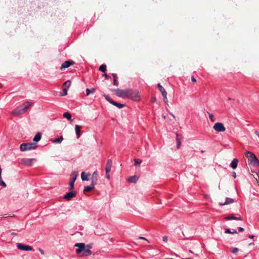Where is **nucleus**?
<instances>
[{
	"instance_id": "obj_1",
	"label": "nucleus",
	"mask_w": 259,
	"mask_h": 259,
	"mask_svg": "<svg viewBox=\"0 0 259 259\" xmlns=\"http://www.w3.org/2000/svg\"><path fill=\"white\" fill-rule=\"evenodd\" d=\"M32 102H26L15 109L12 114L13 116H17L26 112L30 106L33 105Z\"/></svg>"
},
{
	"instance_id": "obj_2",
	"label": "nucleus",
	"mask_w": 259,
	"mask_h": 259,
	"mask_svg": "<svg viewBox=\"0 0 259 259\" xmlns=\"http://www.w3.org/2000/svg\"><path fill=\"white\" fill-rule=\"evenodd\" d=\"M245 155L248 158L249 163L251 164L253 166L257 167L259 166V160L253 153L250 151H246Z\"/></svg>"
},
{
	"instance_id": "obj_3",
	"label": "nucleus",
	"mask_w": 259,
	"mask_h": 259,
	"mask_svg": "<svg viewBox=\"0 0 259 259\" xmlns=\"http://www.w3.org/2000/svg\"><path fill=\"white\" fill-rule=\"evenodd\" d=\"M127 98L133 101H139L140 98L139 96V92L137 90L128 89Z\"/></svg>"
},
{
	"instance_id": "obj_4",
	"label": "nucleus",
	"mask_w": 259,
	"mask_h": 259,
	"mask_svg": "<svg viewBox=\"0 0 259 259\" xmlns=\"http://www.w3.org/2000/svg\"><path fill=\"white\" fill-rule=\"evenodd\" d=\"M37 147V145L35 143H26L22 144L20 146V149L21 151H25L35 149Z\"/></svg>"
},
{
	"instance_id": "obj_5",
	"label": "nucleus",
	"mask_w": 259,
	"mask_h": 259,
	"mask_svg": "<svg viewBox=\"0 0 259 259\" xmlns=\"http://www.w3.org/2000/svg\"><path fill=\"white\" fill-rule=\"evenodd\" d=\"M103 96L105 97V99L107 101H108L110 104L117 107L119 109L122 108L125 106V104L118 103L113 101L108 95L104 94L103 95Z\"/></svg>"
},
{
	"instance_id": "obj_6",
	"label": "nucleus",
	"mask_w": 259,
	"mask_h": 259,
	"mask_svg": "<svg viewBox=\"0 0 259 259\" xmlns=\"http://www.w3.org/2000/svg\"><path fill=\"white\" fill-rule=\"evenodd\" d=\"M127 90L128 89L125 90H120L119 89L112 90L113 91L115 92L117 96L121 98H127Z\"/></svg>"
},
{
	"instance_id": "obj_7",
	"label": "nucleus",
	"mask_w": 259,
	"mask_h": 259,
	"mask_svg": "<svg viewBox=\"0 0 259 259\" xmlns=\"http://www.w3.org/2000/svg\"><path fill=\"white\" fill-rule=\"evenodd\" d=\"M213 128L218 132H223L226 130L224 124L221 122H217L213 126Z\"/></svg>"
},
{
	"instance_id": "obj_8",
	"label": "nucleus",
	"mask_w": 259,
	"mask_h": 259,
	"mask_svg": "<svg viewBox=\"0 0 259 259\" xmlns=\"http://www.w3.org/2000/svg\"><path fill=\"white\" fill-rule=\"evenodd\" d=\"M17 247L19 249L24 251H31L33 250V247L28 245H24L22 243H17Z\"/></svg>"
},
{
	"instance_id": "obj_9",
	"label": "nucleus",
	"mask_w": 259,
	"mask_h": 259,
	"mask_svg": "<svg viewBox=\"0 0 259 259\" xmlns=\"http://www.w3.org/2000/svg\"><path fill=\"white\" fill-rule=\"evenodd\" d=\"M75 246L78 247L76 250V252L77 254L81 253L84 248H85V244L83 243H77L74 245Z\"/></svg>"
},
{
	"instance_id": "obj_10",
	"label": "nucleus",
	"mask_w": 259,
	"mask_h": 259,
	"mask_svg": "<svg viewBox=\"0 0 259 259\" xmlns=\"http://www.w3.org/2000/svg\"><path fill=\"white\" fill-rule=\"evenodd\" d=\"M33 160V158H23L21 159V163L27 166H31Z\"/></svg>"
},
{
	"instance_id": "obj_11",
	"label": "nucleus",
	"mask_w": 259,
	"mask_h": 259,
	"mask_svg": "<svg viewBox=\"0 0 259 259\" xmlns=\"http://www.w3.org/2000/svg\"><path fill=\"white\" fill-rule=\"evenodd\" d=\"M76 195V192L74 191H70L68 193H67L66 195H64L63 197V198L69 201L73 197L75 196Z\"/></svg>"
},
{
	"instance_id": "obj_12",
	"label": "nucleus",
	"mask_w": 259,
	"mask_h": 259,
	"mask_svg": "<svg viewBox=\"0 0 259 259\" xmlns=\"http://www.w3.org/2000/svg\"><path fill=\"white\" fill-rule=\"evenodd\" d=\"M236 215L237 216L235 217L233 215V214H232L231 215L226 217L225 218V219L227 221L232 220L242 221V218H241L240 215L237 214Z\"/></svg>"
},
{
	"instance_id": "obj_13",
	"label": "nucleus",
	"mask_w": 259,
	"mask_h": 259,
	"mask_svg": "<svg viewBox=\"0 0 259 259\" xmlns=\"http://www.w3.org/2000/svg\"><path fill=\"white\" fill-rule=\"evenodd\" d=\"M97 176V171H95L94 172L91 178V185L95 186L97 184L98 181Z\"/></svg>"
},
{
	"instance_id": "obj_14",
	"label": "nucleus",
	"mask_w": 259,
	"mask_h": 259,
	"mask_svg": "<svg viewBox=\"0 0 259 259\" xmlns=\"http://www.w3.org/2000/svg\"><path fill=\"white\" fill-rule=\"evenodd\" d=\"M74 64V62L71 60L65 61L63 63L61 66V69L63 70L66 68L69 67L71 65Z\"/></svg>"
},
{
	"instance_id": "obj_15",
	"label": "nucleus",
	"mask_w": 259,
	"mask_h": 259,
	"mask_svg": "<svg viewBox=\"0 0 259 259\" xmlns=\"http://www.w3.org/2000/svg\"><path fill=\"white\" fill-rule=\"evenodd\" d=\"M112 165V161L111 159H108L107 161V163L106 165L105 170L106 171L110 172Z\"/></svg>"
},
{
	"instance_id": "obj_16",
	"label": "nucleus",
	"mask_w": 259,
	"mask_h": 259,
	"mask_svg": "<svg viewBox=\"0 0 259 259\" xmlns=\"http://www.w3.org/2000/svg\"><path fill=\"white\" fill-rule=\"evenodd\" d=\"M234 202V200L233 199L231 198H229V197H226L225 202H220L219 203V204L220 205L223 206V205H227V204H230V203H232Z\"/></svg>"
},
{
	"instance_id": "obj_17",
	"label": "nucleus",
	"mask_w": 259,
	"mask_h": 259,
	"mask_svg": "<svg viewBox=\"0 0 259 259\" xmlns=\"http://www.w3.org/2000/svg\"><path fill=\"white\" fill-rule=\"evenodd\" d=\"M81 256H89L92 254V251L89 249L84 248V250L81 253Z\"/></svg>"
},
{
	"instance_id": "obj_18",
	"label": "nucleus",
	"mask_w": 259,
	"mask_h": 259,
	"mask_svg": "<svg viewBox=\"0 0 259 259\" xmlns=\"http://www.w3.org/2000/svg\"><path fill=\"white\" fill-rule=\"evenodd\" d=\"M238 160L237 158H234L231 162L230 166L233 169H235L238 165Z\"/></svg>"
},
{
	"instance_id": "obj_19",
	"label": "nucleus",
	"mask_w": 259,
	"mask_h": 259,
	"mask_svg": "<svg viewBox=\"0 0 259 259\" xmlns=\"http://www.w3.org/2000/svg\"><path fill=\"white\" fill-rule=\"evenodd\" d=\"M138 180V177L137 176H133L128 178L127 181L132 183H136Z\"/></svg>"
},
{
	"instance_id": "obj_20",
	"label": "nucleus",
	"mask_w": 259,
	"mask_h": 259,
	"mask_svg": "<svg viewBox=\"0 0 259 259\" xmlns=\"http://www.w3.org/2000/svg\"><path fill=\"white\" fill-rule=\"evenodd\" d=\"M81 126L76 125L75 127V133L77 135V138L78 139L80 136V128H81Z\"/></svg>"
},
{
	"instance_id": "obj_21",
	"label": "nucleus",
	"mask_w": 259,
	"mask_h": 259,
	"mask_svg": "<svg viewBox=\"0 0 259 259\" xmlns=\"http://www.w3.org/2000/svg\"><path fill=\"white\" fill-rule=\"evenodd\" d=\"M41 138V134L40 133L38 132L35 135V136L33 138V140L34 142H38V141H39L40 140Z\"/></svg>"
},
{
	"instance_id": "obj_22",
	"label": "nucleus",
	"mask_w": 259,
	"mask_h": 259,
	"mask_svg": "<svg viewBox=\"0 0 259 259\" xmlns=\"http://www.w3.org/2000/svg\"><path fill=\"white\" fill-rule=\"evenodd\" d=\"M157 87L159 90V91L161 93L162 95L164 94H167V93L164 88L160 84L158 83Z\"/></svg>"
},
{
	"instance_id": "obj_23",
	"label": "nucleus",
	"mask_w": 259,
	"mask_h": 259,
	"mask_svg": "<svg viewBox=\"0 0 259 259\" xmlns=\"http://www.w3.org/2000/svg\"><path fill=\"white\" fill-rule=\"evenodd\" d=\"M112 76H113V85L116 87H117L119 83L117 80V77L116 76V74L115 73H112Z\"/></svg>"
},
{
	"instance_id": "obj_24",
	"label": "nucleus",
	"mask_w": 259,
	"mask_h": 259,
	"mask_svg": "<svg viewBox=\"0 0 259 259\" xmlns=\"http://www.w3.org/2000/svg\"><path fill=\"white\" fill-rule=\"evenodd\" d=\"M179 135L178 133H176V140H177V147L178 149H179L181 147V139L179 137Z\"/></svg>"
},
{
	"instance_id": "obj_25",
	"label": "nucleus",
	"mask_w": 259,
	"mask_h": 259,
	"mask_svg": "<svg viewBox=\"0 0 259 259\" xmlns=\"http://www.w3.org/2000/svg\"><path fill=\"white\" fill-rule=\"evenodd\" d=\"M94 186H92H92H85L84 188V189H83V192H90V191H92L94 189Z\"/></svg>"
},
{
	"instance_id": "obj_26",
	"label": "nucleus",
	"mask_w": 259,
	"mask_h": 259,
	"mask_svg": "<svg viewBox=\"0 0 259 259\" xmlns=\"http://www.w3.org/2000/svg\"><path fill=\"white\" fill-rule=\"evenodd\" d=\"M63 138L61 136L60 137L56 138L52 141V142L54 143H61V142L63 141Z\"/></svg>"
},
{
	"instance_id": "obj_27",
	"label": "nucleus",
	"mask_w": 259,
	"mask_h": 259,
	"mask_svg": "<svg viewBox=\"0 0 259 259\" xmlns=\"http://www.w3.org/2000/svg\"><path fill=\"white\" fill-rule=\"evenodd\" d=\"M96 89L93 88L92 89H86V96H89L90 94H94L95 92Z\"/></svg>"
},
{
	"instance_id": "obj_28",
	"label": "nucleus",
	"mask_w": 259,
	"mask_h": 259,
	"mask_svg": "<svg viewBox=\"0 0 259 259\" xmlns=\"http://www.w3.org/2000/svg\"><path fill=\"white\" fill-rule=\"evenodd\" d=\"M88 175H86L84 172H82L81 175V178L82 181H88Z\"/></svg>"
},
{
	"instance_id": "obj_29",
	"label": "nucleus",
	"mask_w": 259,
	"mask_h": 259,
	"mask_svg": "<svg viewBox=\"0 0 259 259\" xmlns=\"http://www.w3.org/2000/svg\"><path fill=\"white\" fill-rule=\"evenodd\" d=\"M63 116L69 120H71V115L69 112H65L63 114Z\"/></svg>"
},
{
	"instance_id": "obj_30",
	"label": "nucleus",
	"mask_w": 259,
	"mask_h": 259,
	"mask_svg": "<svg viewBox=\"0 0 259 259\" xmlns=\"http://www.w3.org/2000/svg\"><path fill=\"white\" fill-rule=\"evenodd\" d=\"M78 176V172L77 171H74L71 173V174L70 175V177L76 180Z\"/></svg>"
},
{
	"instance_id": "obj_31",
	"label": "nucleus",
	"mask_w": 259,
	"mask_h": 259,
	"mask_svg": "<svg viewBox=\"0 0 259 259\" xmlns=\"http://www.w3.org/2000/svg\"><path fill=\"white\" fill-rule=\"evenodd\" d=\"M99 70L102 72H105L106 71V65L102 64L99 67Z\"/></svg>"
},
{
	"instance_id": "obj_32",
	"label": "nucleus",
	"mask_w": 259,
	"mask_h": 259,
	"mask_svg": "<svg viewBox=\"0 0 259 259\" xmlns=\"http://www.w3.org/2000/svg\"><path fill=\"white\" fill-rule=\"evenodd\" d=\"M225 233H228V234H236L237 233L236 230H233V231H231L230 229H226L225 230Z\"/></svg>"
},
{
	"instance_id": "obj_33",
	"label": "nucleus",
	"mask_w": 259,
	"mask_h": 259,
	"mask_svg": "<svg viewBox=\"0 0 259 259\" xmlns=\"http://www.w3.org/2000/svg\"><path fill=\"white\" fill-rule=\"evenodd\" d=\"M63 85L68 89L71 85V81L70 80H67L64 83Z\"/></svg>"
},
{
	"instance_id": "obj_34",
	"label": "nucleus",
	"mask_w": 259,
	"mask_h": 259,
	"mask_svg": "<svg viewBox=\"0 0 259 259\" xmlns=\"http://www.w3.org/2000/svg\"><path fill=\"white\" fill-rule=\"evenodd\" d=\"M141 162H142V161L139 159H135V165L136 166L140 165V164H141Z\"/></svg>"
},
{
	"instance_id": "obj_35",
	"label": "nucleus",
	"mask_w": 259,
	"mask_h": 259,
	"mask_svg": "<svg viewBox=\"0 0 259 259\" xmlns=\"http://www.w3.org/2000/svg\"><path fill=\"white\" fill-rule=\"evenodd\" d=\"M238 251V248L237 247H232L231 251L234 254H237Z\"/></svg>"
},
{
	"instance_id": "obj_36",
	"label": "nucleus",
	"mask_w": 259,
	"mask_h": 259,
	"mask_svg": "<svg viewBox=\"0 0 259 259\" xmlns=\"http://www.w3.org/2000/svg\"><path fill=\"white\" fill-rule=\"evenodd\" d=\"M74 182L70 181L69 190H71L74 188Z\"/></svg>"
},
{
	"instance_id": "obj_37",
	"label": "nucleus",
	"mask_w": 259,
	"mask_h": 259,
	"mask_svg": "<svg viewBox=\"0 0 259 259\" xmlns=\"http://www.w3.org/2000/svg\"><path fill=\"white\" fill-rule=\"evenodd\" d=\"M209 115V118L211 122H214L215 121V119L214 118L213 115L212 114L208 113Z\"/></svg>"
},
{
	"instance_id": "obj_38",
	"label": "nucleus",
	"mask_w": 259,
	"mask_h": 259,
	"mask_svg": "<svg viewBox=\"0 0 259 259\" xmlns=\"http://www.w3.org/2000/svg\"><path fill=\"white\" fill-rule=\"evenodd\" d=\"M163 96V102L165 103V104H167L168 103V99L167 98V94H164L163 95H162Z\"/></svg>"
},
{
	"instance_id": "obj_39",
	"label": "nucleus",
	"mask_w": 259,
	"mask_h": 259,
	"mask_svg": "<svg viewBox=\"0 0 259 259\" xmlns=\"http://www.w3.org/2000/svg\"><path fill=\"white\" fill-rule=\"evenodd\" d=\"M67 89L64 88L63 89V94H62V96H65L67 94Z\"/></svg>"
},
{
	"instance_id": "obj_40",
	"label": "nucleus",
	"mask_w": 259,
	"mask_h": 259,
	"mask_svg": "<svg viewBox=\"0 0 259 259\" xmlns=\"http://www.w3.org/2000/svg\"><path fill=\"white\" fill-rule=\"evenodd\" d=\"M103 76L105 77L106 79H109L110 78V76L107 74H103Z\"/></svg>"
},
{
	"instance_id": "obj_41",
	"label": "nucleus",
	"mask_w": 259,
	"mask_h": 259,
	"mask_svg": "<svg viewBox=\"0 0 259 259\" xmlns=\"http://www.w3.org/2000/svg\"><path fill=\"white\" fill-rule=\"evenodd\" d=\"M162 240L164 242H166L167 241V237L166 236H164L162 237Z\"/></svg>"
},
{
	"instance_id": "obj_42",
	"label": "nucleus",
	"mask_w": 259,
	"mask_h": 259,
	"mask_svg": "<svg viewBox=\"0 0 259 259\" xmlns=\"http://www.w3.org/2000/svg\"><path fill=\"white\" fill-rule=\"evenodd\" d=\"M92 247V244H88V245H87V249H89L90 250H91Z\"/></svg>"
},
{
	"instance_id": "obj_43",
	"label": "nucleus",
	"mask_w": 259,
	"mask_h": 259,
	"mask_svg": "<svg viewBox=\"0 0 259 259\" xmlns=\"http://www.w3.org/2000/svg\"><path fill=\"white\" fill-rule=\"evenodd\" d=\"M109 172H107V171H106V177L108 179H109L110 178Z\"/></svg>"
},
{
	"instance_id": "obj_44",
	"label": "nucleus",
	"mask_w": 259,
	"mask_h": 259,
	"mask_svg": "<svg viewBox=\"0 0 259 259\" xmlns=\"http://www.w3.org/2000/svg\"><path fill=\"white\" fill-rule=\"evenodd\" d=\"M191 80L194 82H196V79H195V78L194 77V76H192L191 77Z\"/></svg>"
},
{
	"instance_id": "obj_45",
	"label": "nucleus",
	"mask_w": 259,
	"mask_h": 259,
	"mask_svg": "<svg viewBox=\"0 0 259 259\" xmlns=\"http://www.w3.org/2000/svg\"><path fill=\"white\" fill-rule=\"evenodd\" d=\"M139 239H141V240H144L148 241V240L144 237H140Z\"/></svg>"
},
{
	"instance_id": "obj_46",
	"label": "nucleus",
	"mask_w": 259,
	"mask_h": 259,
	"mask_svg": "<svg viewBox=\"0 0 259 259\" xmlns=\"http://www.w3.org/2000/svg\"><path fill=\"white\" fill-rule=\"evenodd\" d=\"M156 98H155V97H152V98H151V101H152V102H156Z\"/></svg>"
},
{
	"instance_id": "obj_47",
	"label": "nucleus",
	"mask_w": 259,
	"mask_h": 259,
	"mask_svg": "<svg viewBox=\"0 0 259 259\" xmlns=\"http://www.w3.org/2000/svg\"><path fill=\"white\" fill-rule=\"evenodd\" d=\"M238 229L239 231H240V232H242L244 231V229L242 227H239L238 228Z\"/></svg>"
},
{
	"instance_id": "obj_48",
	"label": "nucleus",
	"mask_w": 259,
	"mask_h": 259,
	"mask_svg": "<svg viewBox=\"0 0 259 259\" xmlns=\"http://www.w3.org/2000/svg\"><path fill=\"white\" fill-rule=\"evenodd\" d=\"M255 134L259 137V132L258 131H255Z\"/></svg>"
},
{
	"instance_id": "obj_49",
	"label": "nucleus",
	"mask_w": 259,
	"mask_h": 259,
	"mask_svg": "<svg viewBox=\"0 0 259 259\" xmlns=\"http://www.w3.org/2000/svg\"><path fill=\"white\" fill-rule=\"evenodd\" d=\"M70 181L75 183L76 180L70 177Z\"/></svg>"
},
{
	"instance_id": "obj_50",
	"label": "nucleus",
	"mask_w": 259,
	"mask_h": 259,
	"mask_svg": "<svg viewBox=\"0 0 259 259\" xmlns=\"http://www.w3.org/2000/svg\"><path fill=\"white\" fill-rule=\"evenodd\" d=\"M233 177H234V178H236V173H235V172H233Z\"/></svg>"
},
{
	"instance_id": "obj_51",
	"label": "nucleus",
	"mask_w": 259,
	"mask_h": 259,
	"mask_svg": "<svg viewBox=\"0 0 259 259\" xmlns=\"http://www.w3.org/2000/svg\"><path fill=\"white\" fill-rule=\"evenodd\" d=\"M39 250H40V253H41L42 254H44V251H43V250H42V249H39Z\"/></svg>"
},
{
	"instance_id": "obj_52",
	"label": "nucleus",
	"mask_w": 259,
	"mask_h": 259,
	"mask_svg": "<svg viewBox=\"0 0 259 259\" xmlns=\"http://www.w3.org/2000/svg\"><path fill=\"white\" fill-rule=\"evenodd\" d=\"M253 237H254V236H253V235H249V238H251V239H252V238H253Z\"/></svg>"
},
{
	"instance_id": "obj_53",
	"label": "nucleus",
	"mask_w": 259,
	"mask_h": 259,
	"mask_svg": "<svg viewBox=\"0 0 259 259\" xmlns=\"http://www.w3.org/2000/svg\"><path fill=\"white\" fill-rule=\"evenodd\" d=\"M171 116H172L174 118H175V116L172 114V113H170V114Z\"/></svg>"
},
{
	"instance_id": "obj_54",
	"label": "nucleus",
	"mask_w": 259,
	"mask_h": 259,
	"mask_svg": "<svg viewBox=\"0 0 259 259\" xmlns=\"http://www.w3.org/2000/svg\"><path fill=\"white\" fill-rule=\"evenodd\" d=\"M12 234L13 235H17V234L15 233H12Z\"/></svg>"
},
{
	"instance_id": "obj_55",
	"label": "nucleus",
	"mask_w": 259,
	"mask_h": 259,
	"mask_svg": "<svg viewBox=\"0 0 259 259\" xmlns=\"http://www.w3.org/2000/svg\"><path fill=\"white\" fill-rule=\"evenodd\" d=\"M4 218V217H1V216H0V219H3V218Z\"/></svg>"
},
{
	"instance_id": "obj_56",
	"label": "nucleus",
	"mask_w": 259,
	"mask_h": 259,
	"mask_svg": "<svg viewBox=\"0 0 259 259\" xmlns=\"http://www.w3.org/2000/svg\"><path fill=\"white\" fill-rule=\"evenodd\" d=\"M253 244V243H250L249 244V245H252V244Z\"/></svg>"
},
{
	"instance_id": "obj_57",
	"label": "nucleus",
	"mask_w": 259,
	"mask_h": 259,
	"mask_svg": "<svg viewBox=\"0 0 259 259\" xmlns=\"http://www.w3.org/2000/svg\"><path fill=\"white\" fill-rule=\"evenodd\" d=\"M257 176H259V170L258 171V172H257Z\"/></svg>"
},
{
	"instance_id": "obj_58",
	"label": "nucleus",
	"mask_w": 259,
	"mask_h": 259,
	"mask_svg": "<svg viewBox=\"0 0 259 259\" xmlns=\"http://www.w3.org/2000/svg\"><path fill=\"white\" fill-rule=\"evenodd\" d=\"M163 117L164 119H165V118H166L165 116H163Z\"/></svg>"
},
{
	"instance_id": "obj_59",
	"label": "nucleus",
	"mask_w": 259,
	"mask_h": 259,
	"mask_svg": "<svg viewBox=\"0 0 259 259\" xmlns=\"http://www.w3.org/2000/svg\"><path fill=\"white\" fill-rule=\"evenodd\" d=\"M201 153H203V152H204V151H203V150H201Z\"/></svg>"
},
{
	"instance_id": "obj_60",
	"label": "nucleus",
	"mask_w": 259,
	"mask_h": 259,
	"mask_svg": "<svg viewBox=\"0 0 259 259\" xmlns=\"http://www.w3.org/2000/svg\"><path fill=\"white\" fill-rule=\"evenodd\" d=\"M183 259H192L191 258H183Z\"/></svg>"
}]
</instances>
